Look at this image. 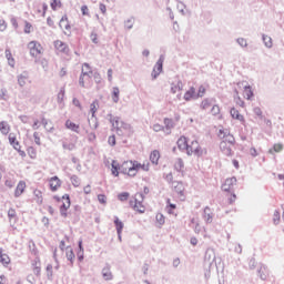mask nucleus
<instances>
[{
    "label": "nucleus",
    "mask_w": 284,
    "mask_h": 284,
    "mask_svg": "<svg viewBox=\"0 0 284 284\" xmlns=\"http://www.w3.org/2000/svg\"><path fill=\"white\" fill-rule=\"evenodd\" d=\"M41 124L43 125L44 130H47V132H53L54 126L48 128V120L43 116L41 118Z\"/></svg>",
    "instance_id": "46"
},
{
    "label": "nucleus",
    "mask_w": 284,
    "mask_h": 284,
    "mask_svg": "<svg viewBox=\"0 0 284 284\" xmlns=\"http://www.w3.org/2000/svg\"><path fill=\"white\" fill-rule=\"evenodd\" d=\"M49 184H50L51 191L57 192V190L61 187V180H59V176H53L51 178Z\"/></svg>",
    "instance_id": "16"
},
{
    "label": "nucleus",
    "mask_w": 284,
    "mask_h": 284,
    "mask_svg": "<svg viewBox=\"0 0 284 284\" xmlns=\"http://www.w3.org/2000/svg\"><path fill=\"white\" fill-rule=\"evenodd\" d=\"M280 221H281V212L274 211V214H273V223H274V225H278Z\"/></svg>",
    "instance_id": "50"
},
{
    "label": "nucleus",
    "mask_w": 284,
    "mask_h": 284,
    "mask_svg": "<svg viewBox=\"0 0 284 284\" xmlns=\"http://www.w3.org/2000/svg\"><path fill=\"white\" fill-rule=\"evenodd\" d=\"M109 119L113 130L115 131V134L118 136H123L125 139H130L134 131H132V125L130 123L121 121L120 116H114L112 113H109L106 115Z\"/></svg>",
    "instance_id": "1"
},
{
    "label": "nucleus",
    "mask_w": 284,
    "mask_h": 284,
    "mask_svg": "<svg viewBox=\"0 0 284 284\" xmlns=\"http://www.w3.org/2000/svg\"><path fill=\"white\" fill-rule=\"evenodd\" d=\"M183 90V81L178 80L171 83V92L172 94H176V92H181Z\"/></svg>",
    "instance_id": "17"
},
{
    "label": "nucleus",
    "mask_w": 284,
    "mask_h": 284,
    "mask_svg": "<svg viewBox=\"0 0 284 284\" xmlns=\"http://www.w3.org/2000/svg\"><path fill=\"white\" fill-rule=\"evenodd\" d=\"M191 99H197L196 98V89H194V87H191L190 90H187L184 93V101H190Z\"/></svg>",
    "instance_id": "20"
},
{
    "label": "nucleus",
    "mask_w": 284,
    "mask_h": 284,
    "mask_svg": "<svg viewBox=\"0 0 284 284\" xmlns=\"http://www.w3.org/2000/svg\"><path fill=\"white\" fill-rule=\"evenodd\" d=\"M54 48L58 50V52H62V54H69L70 53V47L61 40L54 41Z\"/></svg>",
    "instance_id": "10"
},
{
    "label": "nucleus",
    "mask_w": 284,
    "mask_h": 284,
    "mask_svg": "<svg viewBox=\"0 0 284 284\" xmlns=\"http://www.w3.org/2000/svg\"><path fill=\"white\" fill-rule=\"evenodd\" d=\"M92 79V69L89 63H83L82 71L79 78V85L81 88H85V83H88Z\"/></svg>",
    "instance_id": "3"
},
{
    "label": "nucleus",
    "mask_w": 284,
    "mask_h": 284,
    "mask_svg": "<svg viewBox=\"0 0 284 284\" xmlns=\"http://www.w3.org/2000/svg\"><path fill=\"white\" fill-rule=\"evenodd\" d=\"M10 97L8 95V89L2 88L0 90V101H8Z\"/></svg>",
    "instance_id": "40"
},
{
    "label": "nucleus",
    "mask_w": 284,
    "mask_h": 284,
    "mask_svg": "<svg viewBox=\"0 0 284 284\" xmlns=\"http://www.w3.org/2000/svg\"><path fill=\"white\" fill-rule=\"evenodd\" d=\"M63 99H65V88H61L58 93L57 101L59 105H63Z\"/></svg>",
    "instance_id": "35"
},
{
    "label": "nucleus",
    "mask_w": 284,
    "mask_h": 284,
    "mask_svg": "<svg viewBox=\"0 0 284 284\" xmlns=\"http://www.w3.org/2000/svg\"><path fill=\"white\" fill-rule=\"evenodd\" d=\"M26 83H28V73L23 72L22 74L18 75V85H20V88H23Z\"/></svg>",
    "instance_id": "30"
},
{
    "label": "nucleus",
    "mask_w": 284,
    "mask_h": 284,
    "mask_svg": "<svg viewBox=\"0 0 284 284\" xmlns=\"http://www.w3.org/2000/svg\"><path fill=\"white\" fill-rule=\"evenodd\" d=\"M0 132H1V134H3L4 136L10 133V124H8L7 121H1V122H0Z\"/></svg>",
    "instance_id": "27"
},
{
    "label": "nucleus",
    "mask_w": 284,
    "mask_h": 284,
    "mask_svg": "<svg viewBox=\"0 0 284 284\" xmlns=\"http://www.w3.org/2000/svg\"><path fill=\"white\" fill-rule=\"evenodd\" d=\"M24 191H26V182L20 181L14 191L16 199H19V196H21Z\"/></svg>",
    "instance_id": "19"
},
{
    "label": "nucleus",
    "mask_w": 284,
    "mask_h": 284,
    "mask_svg": "<svg viewBox=\"0 0 284 284\" xmlns=\"http://www.w3.org/2000/svg\"><path fill=\"white\" fill-rule=\"evenodd\" d=\"M164 180L166 183H174V176L172 175V173L164 175Z\"/></svg>",
    "instance_id": "62"
},
{
    "label": "nucleus",
    "mask_w": 284,
    "mask_h": 284,
    "mask_svg": "<svg viewBox=\"0 0 284 284\" xmlns=\"http://www.w3.org/2000/svg\"><path fill=\"white\" fill-rule=\"evenodd\" d=\"M220 150L224 156H233L234 151L232 150V144L226 143L225 141H222L220 143Z\"/></svg>",
    "instance_id": "9"
},
{
    "label": "nucleus",
    "mask_w": 284,
    "mask_h": 284,
    "mask_svg": "<svg viewBox=\"0 0 284 284\" xmlns=\"http://www.w3.org/2000/svg\"><path fill=\"white\" fill-rule=\"evenodd\" d=\"M135 22H136V19L134 17H131L124 22V28H126V30H132V28H134Z\"/></svg>",
    "instance_id": "36"
},
{
    "label": "nucleus",
    "mask_w": 284,
    "mask_h": 284,
    "mask_svg": "<svg viewBox=\"0 0 284 284\" xmlns=\"http://www.w3.org/2000/svg\"><path fill=\"white\" fill-rule=\"evenodd\" d=\"M71 183L73 187H79V185H81V179L77 175H71Z\"/></svg>",
    "instance_id": "45"
},
{
    "label": "nucleus",
    "mask_w": 284,
    "mask_h": 284,
    "mask_svg": "<svg viewBox=\"0 0 284 284\" xmlns=\"http://www.w3.org/2000/svg\"><path fill=\"white\" fill-rule=\"evenodd\" d=\"M211 113L213 116H217V114H221V108L217 104H214L211 109Z\"/></svg>",
    "instance_id": "52"
},
{
    "label": "nucleus",
    "mask_w": 284,
    "mask_h": 284,
    "mask_svg": "<svg viewBox=\"0 0 284 284\" xmlns=\"http://www.w3.org/2000/svg\"><path fill=\"white\" fill-rule=\"evenodd\" d=\"M61 6V1L60 0H52L51 1V9L52 10H57V8Z\"/></svg>",
    "instance_id": "63"
},
{
    "label": "nucleus",
    "mask_w": 284,
    "mask_h": 284,
    "mask_svg": "<svg viewBox=\"0 0 284 284\" xmlns=\"http://www.w3.org/2000/svg\"><path fill=\"white\" fill-rule=\"evenodd\" d=\"M236 202V193L234 191L231 192V195L229 197V204L232 205Z\"/></svg>",
    "instance_id": "58"
},
{
    "label": "nucleus",
    "mask_w": 284,
    "mask_h": 284,
    "mask_svg": "<svg viewBox=\"0 0 284 284\" xmlns=\"http://www.w3.org/2000/svg\"><path fill=\"white\" fill-rule=\"evenodd\" d=\"M262 41H263L265 48H268V49L272 48V45H273L272 37L267 36V34H263L262 36Z\"/></svg>",
    "instance_id": "33"
},
{
    "label": "nucleus",
    "mask_w": 284,
    "mask_h": 284,
    "mask_svg": "<svg viewBox=\"0 0 284 284\" xmlns=\"http://www.w3.org/2000/svg\"><path fill=\"white\" fill-rule=\"evenodd\" d=\"M113 223L115 225L116 234H122L124 224L119 220V216H114Z\"/></svg>",
    "instance_id": "26"
},
{
    "label": "nucleus",
    "mask_w": 284,
    "mask_h": 284,
    "mask_svg": "<svg viewBox=\"0 0 284 284\" xmlns=\"http://www.w3.org/2000/svg\"><path fill=\"white\" fill-rule=\"evenodd\" d=\"M29 250H30L31 254H33V256L39 255V250H37V245L34 244V242L29 244Z\"/></svg>",
    "instance_id": "48"
},
{
    "label": "nucleus",
    "mask_w": 284,
    "mask_h": 284,
    "mask_svg": "<svg viewBox=\"0 0 284 284\" xmlns=\"http://www.w3.org/2000/svg\"><path fill=\"white\" fill-rule=\"evenodd\" d=\"M108 143L109 145H111V148H114V145H116V136L115 135L109 136Z\"/></svg>",
    "instance_id": "57"
},
{
    "label": "nucleus",
    "mask_w": 284,
    "mask_h": 284,
    "mask_svg": "<svg viewBox=\"0 0 284 284\" xmlns=\"http://www.w3.org/2000/svg\"><path fill=\"white\" fill-rule=\"evenodd\" d=\"M244 97H246L247 101L252 100V97H254V91H252V87H244Z\"/></svg>",
    "instance_id": "34"
},
{
    "label": "nucleus",
    "mask_w": 284,
    "mask_h": 284,
    "mask_svg": "<svg viewBox=\"0 0 284 284\" xmlns=\"http://www.w3.org/2000/svg\"><path fill=\"white\" fill-rule=\"evenodd\" d=\"M248 267H250V270H255L256 268V258L252 257L248 261Z\"/></svg>",
    "instance_id": "61"
},
{
    "label": "nucleus",
    "mask_w": 284,
    "mask_h": 284,
    "mask_svg": "<svg viewBox=\"0 0 284 284\" xmlns=\"http://www.w3.org/2000/svg\"><path fill=\"white\" fill-rule=\"evenodd\" d=\"M159 159H161V153L158 150H154L150 154V161L153 165H159Z\"/></svg>",
    "instance_id": "25"
},
{
    "label": "nucleus",
    "mask_w": 284,
    "mask_h": 284,
    "mask_svg": "<svg viewBox=\"0 0 284 284\" xmlns=\"http://www.w3.org/2000/svg\"><path fill=\"white\" fill-rule=\"evenodd\" d=\"M89 125L91 130H97L99 128V120L97 118H91L89 120Z\"/></svg>",
    "instance_id": "41"
},
{
    "label": "nucleus",
    "mask_w": 284,
    "mask_h": 284,
    "mask_svg": "<svg viewBox=\"0 0 284 284\" xmlns=\"http://www.w3.org/2000/svg\"><path fill=\"white\" fill-rule=\"evenodd\" d=\"M62 148H63V150H69V152H72V150H74V148H77V146L74 145V143L63 142Z\"/></svg>",
    "instance_id": "51"
},
{
    "label": "nucleus",
    "mask_w": 284,
    "mask_h": 284,
    "mask_svg": "<svg viewBox=\"0 0 284 284\" xmlns=\"http://www.w3.org/2000/svg\"><path fill=\"white\" fill-rule=\"evenodd\" d=\"M4 54L10 68H14L16 62H14V58L12 57V51L10 50V48L6 49Z\"/></svg>",
    "instance_id": "24"
},
{
    "label": "nucleus",
    "mask_w": 284,
    "mask_h": 284,
    "mask_svg": "<svg viewBox=\"0 0 284 284\" xmlns=\"http://www.w3.org/2000/svg\"><path fill=\"white\" fill-rule=\"evenodd\" d=\"M77 255H78V261H80V263H81V261H83V258H85L84 250H83V240H79V242H78V253H77Z\"/></svg>",
    "instance_id": "23"
},
{
    "label": "nucleus",
    "mask_w": 284,
    "mask_h": 284,
    "mask_svg": "<svg viewBox=\"0 0 284 284\" xmlns=\"http://www.w3.org/2000/svg\"><path fill=\"white\" fill-rule=\"evenodd\" d=\"M91 119H97V102L90 104Z\"/></svg>",
    "instance_id": "47"
},
{
    "label": "nucleus",
    "mask_w": 284,
    "mask_h": 284,
    "mask_svg": "<svg viewBox=\"0 0 284 284\" xmlns=\"http://www.w3.org/2000/svg\"><path fill=\"white\" fill-rule=\"evenodd\" d=\"M144 199H145V195L143 193H136L135 194L133 209L136 212H140V214H143V212H145V209L141 205L143 203Z\"/></svg>",
    "instance_id": "5"
},
{
    "label": "nucleus",
    "mask_w": 284,
    "mask_h": 284,
    "mask_svg": "<svg viewBox=\"0 0 284 284\" xmlns=\"http://www.w3.org/2000/svg\"><path fill=\"white\" fill-rule=\"evenodd\" d=\"M119 94H121V91L119 90V87H114L112 91V101L113 103H119Z\"/></svg>",
    "instance_id": "37"
},
{
    "label": "nucleus",
    "mask_w": 284,
    "mask_h": 284,
    "mask_svg": "<svg viewBox=\"0 0 284 284\" xmlns=\"http://www.w3.org/2000/svg\"><path fill=\"white\" fill-rule=\"evenodd\" d=\"M257 274L261 281H267V277L270 276V270L267 268V265L261 264L260 268L257 270Z\"/></svg>",
    "instance_id": "11"
},
{
    "label": "nucleus",
    "mask_w": 284,
    "mask_h": 284,
    "mask_svg": "<svg viewBox=\"0 0 284 284\" xmlns=\"http://www.w3.org/2000/svg\"><path fill=\"white\" fill-rule=\"evenodd\" d=\"M118 199H119V201H122V202L128 201L130 199V193L129 192H122L118 195Z\"/></svg>",
    "instance_id": "49"
},
{
    "label": "nucleus",
    "mask_w": 284,
    "mask_h": 284,
    "mask_svg": "<svg viewBox=\"0 0 284 284\" xmlns=\"http://www.w3.org/2000/svg\"><path fill=\"white\" fill-rule=\"evenodd\" d=\"M236 42L239 45H241V48H247V40H245V38H239Z\"/></svg>",
    "instance_id": "56"
},
{
    "label": "nucleus",
    "mask_w": 284,
    "mask_h": 284,
    "mask_svg": "<svg viewBox=\"0 0 284 284\" xmlns=\"http://www.w3.org/2000/svg\"><path fill=\"white\" fill-rule=\"evenodd\" d=\"M111 168L113 176H119V172H121V165H119V163H116V161L113 160L111 163Z\"/></svg>",
    "instance_id": "32"
},
{
    "label": "nucleus",
    "mask_w": 284,
    "mask_h": 284,
    "mask_svg": "<svg viewBox=\"0 0 284 284\" xmlns=\"http://www.w3.org/2000/svg\"><path fill=\"white\" fill-rule=\"evenodd\" d=\"M59 28H61V30H68L70 31L72 27H70V22L68 21V16H63L59 22Z\"/></svg>",
    "instance_id": "21"
},
{
    "label": "nucleus",
    "mask_w": 284,
    "mask_h": 284,
    "mask_svg": "<svg viewBox=\"0 0 284 284\" xmlns=\"http://www.w3.org/2000/svg\"><path fill=\"white\" fill-rule=\"evenodd\" d=\"M202 110H207L209 108H212V100L204 99L201 103Z\"/></svg>",
    "instance_id": "42"
},
{
    "label": "nucleus",
    "mask_w": 284,
    "mask_h": 284,
    "mask_svg": "<svg viewBox=\"0 0 284 284\" xmlns=\"http://www.w3.org/2000/svg\"><path fill=\"white\" fill-rule=\"evenodd\" d=\"M111 268L112 266H110V264H105V266L102 268V277L104 281H112V278H114Z\"/></svg>",
    "instance_id": "13"
},
{
    "label": "nucleus",
    "mask_w": 284,
    "mask_h": 284,
    "mask_svg": "<svg viewBox=\"0 0 284 284\" xmlns=\"http://www.w3.org/2000/svg\"><path fill=\"white\" fill-rule=\"evenodd\" d=\"M28 48L30 50L31 57H39V54H41V50H43L41 43L37 41L29 42Z\"/></svg>",
    "instance_id": "6"
},
{
    "label": "nucleus",
    "mask_w": 284,
    "mask_h": 284,
    "mask_svg": "<svg viewBox=\"0 0 284 284\" xmlns=\"http://www.w3.org/2000/svg\"><path fill=\"white\" fill-rule=\"evenodd\" d=\"M93 79H94L95 83H101V73L95 71L93 73Z\"/></svg>",
    "instance_id": "64"
},
{
    "label": "nucleus",
    "mask_w": 284,
    "mask_h": 284,
    "mask_svg": "<svg viewBox=\"0 0 284 284\" xmlns=\"http://www.w3.org/2000/svg\"><path fill=\"white\" fill-rule=\"evenodd\" d=\"M174 168L176 172H181L183 168H185V164L183 163V159L179 158L174 164Z\"/></svg>",
    "instance_id": "38"
},
{
    "label": "nucleus",
    "mask_w": 284,
    "mask_h": 284,
    "mask_svg": "<svg viewBox=\"0 0 284 284\" xmlns=\"http://www.w3.org/2000/svg\"><path fill=\"white\" fill-rule=\"evenodd\" d=\"M222 134L224 139L223 141H225V143H227L229 145H234V143H236L234 135H232L229 130L220 129L219 136H221Z\"/></svg>",
    "instance_id": "7"
},
{
    "label": "nucleus",
    "mask_w": 284,
    "mask_h": 284,
    "mask_svg": "<svg viewBox=\"0 0 284 284\" xmlns=\"http://www.w3.org/2000/svg\"><path fill=\"white\" fill-rule=\"evenodd\" d=\"M236 184V178H229L222 184L223 192H234V186Z\"/></svg>",
    "instance_id": "8"
},
{
    "label": "nucleus",
    "mask_w": 284,
    "mask_h": 284,
    "mask_svg": "<svg viewBox=\"0 0 284 284\" xmlns=\"http://www.w3.org/2000/svg\"><path fill=\"white\" fill-rule=\"evenodd\" d=\"M67 130H71V132H75V134H80L81 126L70 120H67L64 123Z\"/></svg>",
    "instance_id": "14"
},
{
    "label": "nucleus",
    "mask_w": 284,
    "mask_h": 284,
    "mask_svg": "<svg viewBox=\"0 0 284 284\" xmlns=\"http://www.w3.org/2000/svg\"><path fill=\"white\" fill-rule=\"evenodd\" d=\"M172 186L176 194H180V196H183V192H185V187L183 186V182L174 181L172 182Z\"/></svg>",
    "instance_id": "18"
},
{
    "label": "nucleus",
    "mask_w": 284,
    "mask_h": 284,
    "mask_svg": "<svg viewBox=\"0 0 284 284\" xmlns=\"http://www.w3.org/2000/svg\"><path fill=\"white\" fill-rule=\"evenodd\" d=\"M253 112L256 116H260V119H263V111L258 108V106H255L253 109Z\"/></svg>",
    "instance_id": "60"
},
{
    "label": "nucleus",
    "mask_w": 284,
    "mask_h": 284,
    "mask_svg": "<svg viewBox=\"0 0 284 284\" xmlns=\"http://www.w3.org/2000/svg\"><path fill=\"white\" fill-rule=\"evenodd\" d=\"M141 170V163L133 161H124L120 165V174H128V176H136V172Z\"/></svg>",
    "instance_id": "2"
},
{
    "label": "nucleus",
    "mask_w": 284,
    "mask_h": 284,
    "mask_svg": "<svg viewBox=\"0 0 284 284\" xmlns=\"http://www.w3.org/2000/svg\"><path fill=\"white\" fill-rule=\"evenodd\" d=\"M230 114H231L232 119H235L236 121H240L241 123H245V116H243V114H241L239 112V110H236V108H232L230 110Z\"/></svg>",
    "instance_id": "15"
},
{
    "label": "nucleus",
    "mask_w": 284,
    "mask_h": 284,
    "mask_svg": "<svg viewBox=\"0 0 284 284\" xmlns=\"http://www.w3.org/2000/svg\"><path fill=\"white\" fill-rule=\"evenodd\" d=\"M62 199H63V201H65V202H63V203L61 204L60 210H70V205H71L70 194H64V195L62 196Z\"/></svg>",
    "instance_id": "29"
},
{
    "label": "nucleus",
    "mask_w": 284,
    "mask_h": 284,
    "mask_svg": "<svg viewBox=\"0 0 284 284\" xmlns=\"http://www.w3.org/2000/svg\"><path fill=\"white\" fill-rule=\"evenodd\" d=\"M204 94H205V87L201 85V87L199 88L197 93H195V97H196L197 99H201Z\"/></svg>",
    "instance_id": "55"
},
{
    "label": "nucleus",
    "mask_w": 284,
    "mask_h": 284,
    "mask_svg": "<svg viewBox=\"0 0 284 284\" xmlns=\"http://www.w3.org/2000/svg\"><path fill=\"white\" fill-rule=\"evenodd\" d=\"M155 221L159 225H165V216L162 213L156 214Z\"/></svg>",
    "instance_id": "44"
},
{
    "label": "nucleus",
    "mask_w": 284,
    "mask_h": 284,
    "mask_svg": "<svg viewBox=\"0 0 284 284\" xmlns=\"http://www.w3.org/2000/svg\"><path fill=\"white\" fill-rule=\"evenodd\" d=\"M98 201L99 203H101V205H105V203H108V197L105 196V194H99Z\"/></svg>",
    "instance_id": "54"
},
{
    "label": "nucleus",
    "mask_w": 284,
    "mask_h": 284,
    "mask_svg": "<svg viewBox=\"0 0 284 284\" xmlns=\"http://www.w3.org/2000/svg\"><path fill=\"white\" fill-rule=\"evenodd\" d=\"M67 258L70 261L71 265H74L75 255L71 246H67Z\"/></svg>",
    "instance_id": "31"
},
{
    "label": "nucleus",
    "mask_w": 284,
    "mask_h": 284,
    "mask_svg": "<svg viewBox=\"0 0 284 284\" xmlns=\"http://www.w3.org/2000/svg\"><path fill=\"white\" fill-rule=\"evenodd\" d=\"M0 263H2V265H10V256H8V254H3L0 251Z\"/></svg>",
    "instance_id": "39"
},
{
    "label": "nucleus",
    "mask_w": 284,
    "mask_h": 284,
    "mask_svg": "<svg viewBox=\"0 0 284 284\" xmlns=\"http://www.w3.org/2000/svg\"><path fill=\"white\" fill-rule=\"evenodd\" d=\"M178 148L181 150V152H186L187 156H192V146L187 144V138L181 136L178 142Z\"/></svg>",
    "instance_id": "4"
},
{
    "label": "nucleus",
    "mask_w": 284,
    "mask_h": 284,
    "mask_svg": "<svg viewBox=\"0 0 284 284\" xmlns=\"http://www.w3.org/2000/svg\"><path fill=\"white\" fill-rule=\"evenodd\" d=\"M9 143L16 150H20L21 149V144L19 143V141H17V136H14L12 133L9 134Z\"/></svg>",
    "instance_id": "28"
},
{
    "label": "nucleus",
    "mask_w": 284,
    "mask_h": 284,
    "mask_svg": "<svg viewBox=\"0 0 284 284\" xmlns=\"http://www.w3.org/2000/svg\"><path fill=\"white\" fill-rule=\"evenodd\" d=\"M164 61H165V55L161 54L159 60L156 61L153 70L162 73L163 72V63H164Z\"/></svg>",
    "instance_id": "22"
},
{
    "label": "nucleus",
    "mask_w": 284,
    "mask_h": 284,
    "mask_svg": "<svg viewBox=\"0 0 284 284\" xmlns=\"http://www.w3.org/2000/svg\"><path fill=\"white\" fill-rule=\"evenodd\" d=\"M203 220L205 221V223H212V221H214V212H212V209H210V206L204 207Z\"/></svg>",
    "instance_id": "12"
},
{
    "label": "nucleus",
    "mask_w": 284,
    "mask_h": 284,
    "mask_svg": "<svg viewBox=\"0 0 284 284\" xmlns=\"http://www.w3.org/2000/svg\"><path fill=\"white\" fill-rule=\"evenodd\" d=\"M163 130H165V126L164 125H161L159 123L154 124L153 125V131L154 132H163Z\"/></svg>",
    "instance_id": "59"
},
{
    "label": "nucleus",
    "mask_w": 284,
    "mask_h": 284,
    "mask_svg": "<svg viewBox=\"0 0 284 284\" xmlns=\"http://www.w3.org/2000/svg\"><path fill=\"white\" fill-rule=\"evenodd\" d=\"M164 125L166 130H172V128H174V121L172 119L165 118Z\"/></svg>",
    "instance_id": "43"
},
{
    "label": "nucleus",
    "mask_w": 284,
    "mask_h": 284,
    "mask_svg": "<svg viewBox=\"0 0 284 284\" xmlns=\"http://www.w3.org/2000/svg\"><path fill=\"white\" fill-rule=\"evenodd\" d=\"M52 264H48L47 265V277H48V281H52Z\"/></svg>",
    "instance_id": "53"
}]
</instances>
